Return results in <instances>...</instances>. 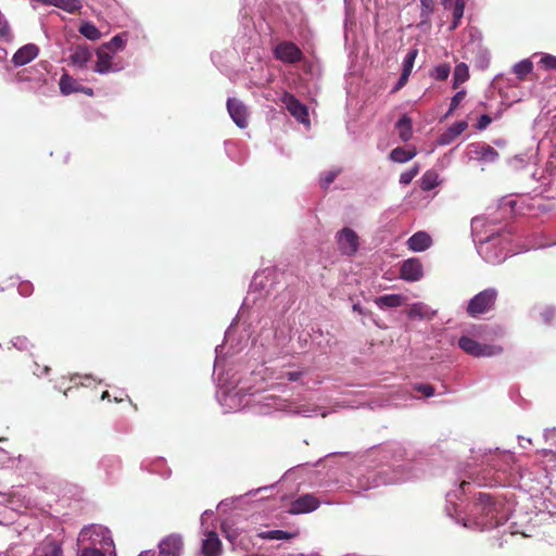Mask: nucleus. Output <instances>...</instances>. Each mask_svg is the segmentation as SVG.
I'll return each mask as SVG.
<instances>
[{
    "label": "nucleus",
    "mask_w": 556,
    "mask_h": 556,
    "mask_svg": "<svg viewBox=\"0 0 556 556\" xmlns=\"http://www.w3.org/2000/svg\"><path fill=\"white\" fill-rule=\"evenodd\" d=\"M533 70V64L528 59L516 63L513 67V73L517 76L518 80H525L526 76Z\"/></svg>",
    "instance_id": "obj_26"
},
{
    "label": "nucleus",
    "mask_w": 556,
    "mask_h": 556,
    "mask_svg": "<svg viewBox=\"0 0 556 556\" xmlns=\"http://www.w3.org/2000/svg\"><path fill=\"white\" fill-rule=\"evenodd\" d=\"M416 175H417V167H414V168L400 175V182L404 184V185H408L412 181V179L415 178Z\"/></svg>",
    "instance_id": "obj_40"
},
{
    "label": "nucleus",
    "mask_w": 556,
    "mask_h": 556,
    "mask_svg": "<svg viewBox=\"0 0 556 556\" xmlns=\"http://www.w3.org/2000/svg\"><path fill=\"white\" fill-rule=\"evenodd\" d=\"M405 296L400 293H389L376 299V304L380 308H395L403 305Z\"/></svg>",
    "instance_id": "obj_19"
},
{
    "label": "nucleus",
    "mask_w": 556,
    "mask_h": 556,
    "mask_svg": "<svg viewBox=\"0 0 556 556\" xmlns=\"http://www.w3.org/2000/svg\"><path fill=\"white\" fill-rule=\"evenodd\" d=\"M33 556H63V551L60 543L47 539L37 545L35 551H33Z\"/></svg>",
    "instance_id": "obj_14"
},
{
    "label": "nucleus",
    "mask_w": 556,
    "mask_h": 556,
    "mask_svg": "<svg viewBox=\"0 0 556 556\" xmlns=\"http://www.w3.org/2000/svg\"><path fill=\"white\" fill-rule=\"evenodd\" d=\"M60 92L64 96H68L74 92L83 91V87L74 79L70 74L65 73L60 77L59 80Z\"/></svg>",
    "instance_id": "obj_20"
},
{
    "label": "nucleus",
    "mask_w": 556,
    "mask_h": 556,
    "mask_svg": "<svg viewBox=\"0 0 556 556\" xmlns=\"http://www.w3.org/2000/svg\"><path fill=\"white\" fill-rule=\"evenodd\" d=\"M472 513L480 516L476 525L480 529H491L498 526L500 521L496 519V508L494 498L489 494H479L478 502L472 507Z\"/></svg>",
    "instance_id": "obj_1"
},
{
    "label": "nucleus",
    "mask_w": 556,
    "mask_h": 556,
    "mask_svg": "<svg viewBox=\"0 0 556 556\" xmlns=\"http://www.w3.org/2000/svg\"><path fill=\"white\" fill-rule=\"evenodd\" d=\"M352 308H354V312L362 313V309L359 308L358 304H354V306H352Z\"/></svg>",
    "instance_id": "obj_48"
},
{
    "label": "nucleus",
    "mask_w": 556,
    "mask_h": 556,
    "mask_svg": "<svg viewBox=\"0 0 556 556\" xmlns=\"http://www.w3.org/2000/svg\"><path fill=\"white\" fill-rule=\"evenodd\" d=\"M434 11V0H421V18L422 22L428 21Z\"/></svg>",
    "instance_id": "obj_36"
},
{
    "label": "nucleus",
    "mask_w": 556,
    "mask_h": 556,
    "mask_svg": "<svg viewBox=\"0 0 556 556\" xmlns=\"http://www.w3.org/2000/svg\"><path fill=\"white\" fill-rule=\"evenodd\" d=\"M491 117L489 115H482L479 117V121H478V129L482 130V129H485L489 125H491Z\"/></svg>",
    "instance_id": "obj_42"
},
{
    "label": "nucleus",
    "mask_w": 556,
    "mask_h": 556,
    "mask_svg": "<svg viewBox=\"0 0 556 556\" xmlns=\"http://www.w3.org/2000/svg\"><path fill=\"white\" fill-rule=\"evenodd\" d=\"M407 316L410 319H424L425 317V309L424 305L421 303H414L412 304L410 308L407 311Z\"/></svg>",
    "instance_id": "obj_34"
},
{
    "label": "nucleus",
    "mask_w": 556,
    "mask_h": 556,
    "mask_svg": "<svg viewBox=\"0 0 556 556\" xmlns=\"http://www.w3.org/2000/svg\"><path fill=\"white\" fill-rule=\"evenodd\" d=\"M540 63L547 70H556V56L554 55L545 54L543 58H541Z\"/></svg>",
    "instance_id": "obj_39"
},
{
    "label": "nucleus",
    "mask_w": 556,
    "mask_h": 556,
    "mask_svg": "<svg viewBox=\"0 0 556 556\" xmlns=\"http://www.w3.org/2000/svg\"><path fill=\"white\" fill-rule=\"evenodd\" d=\"M123 47H124L123 37H121L119 35H116V36L112 37L111 41L104 43L103 46H101L98 49H104V51H106L111 54H114L115 52L122 50Z\"/></svg>",
    "instance_id": "obj_28"
},
{
    "label": "nucleus",
    "mask_w": 556,
    "mask_h": 556,
    "mask_svg": "<svg viewBox=\"0 0 556 556\" xmlns=\"http://www.w3.org/2000/svg\"><path fill=\"white\" fill-rule=\"evenodd\" d=\"M261 538L266 539V540L281 541V540H291L294 538V534L282 531V530H270V531L261 533Z\"/></svg>",
    "instance_id": "obj_29"
},
{
    "label": "nucleus",
    "mask_w": 556,
    "mask_h": 556,
    "mask_svg": "<svg viewBox=\"0 0 556 556\" xmlns=\"http://www.w3.org/2000/svg\"><path fill=\"white\" fill-rule=\"evenodd\" d=\"M113 401H115V403H119V402H122L123 400H122V399H118V397H115V399H113Z\"/></svg>",
    "instance_id": "obj_50"
},
{
    "label": "nucleus",
    "mask_w": 556,
    "mask_h": 556,
    "mask_svg": "<svg viewBox=\"0 0 556 556\" xmlns=\"http://www.w3.org/2000/svg\"><path fill=\"white\" fill-rule=\"evenodd\" d=\"M54 7L67 13L74 14L81 9V2H79V0H62L54 4Z\"/></svg>",
    "instance_id": "obj_30"
},
{
    "label": "nucleus",
    "mask_w": 556,
    "mask_h": 556,
    "mask_svg": "<svg viewBox=\"0 0 556 556\" xmlns=\"http://www.w3.org/2000/svg\"><path fill=\"white\" fill-rule=\"evenodd\" d=\"M78 33L88 40H98L101 37V31L98 30L97 26L89 22L83 23L80 28H78Z\"/></svg>",
    "instance_id": "obj_27"
},
{
    "label": "nucleus",
    "mask_w": 556,
    "mask_h": 556,
    "mask_svg": "<svg viewBox=\"0 0 556 556\" xmlns=\"http://www.w3.org/2000/svg\"><path fill=\"white\" fill-rule=\"evenodd\" d=\"M396 129L402 141L407 142L412 138V121L407 115L400 117L396 122Z\"/></svg>",
    "instance_id": "obj_23"
},
{
    "label": "nucleus",
    "mask_w": 556,
    "mask_h": 556,
    "mask_svg": "<svg viewBox=\"0 0 556 556\" xmlns=\"http://www.w3.org/2000/svg\"><path fill=\"white\" fill-rule=\"evenodd\" d=\"M274 55L275 59L286 64H296L303 59L301 48L292 41H282L277 43L274 49Z\"/></svg>",
    "instance_id": "obj_5"
},
{
    "label": "nucleus",
    "mask_w": 556,
    "mask_h": 556,
    "mask_svg": "<svg viewBox=\"0 0 556 556\" xmlns=\"http://www.w3.org/2000/svg\"><path fill=\"white\" fill-rule=\"evenodd\" d=\"M228 113L232 122L236 123L237 127L244 129L247 127V108L238 99L229 98L226 102Z\"/></svg>",
    "instance_id": "obj_11"
},
{
    "label": "nucleus",
    "mask_w": 556,
    "mask_h": 556,
    "mask_svg": "<svg viewBox=\"0 0 556 556\" xmlns=\"http://www.w3.org/2000/svg\"><path fill=\"white\" fill-rule=\"evenodd\" d=\"M282 104L286 105L290 115L302 124H307V110L304 103L300 102L292 93L286 92L281 97Z\"/></svg>",
    "instance_id": "obj_7"
},
{
    "label": "nucleus",
    "mask_w": 556,
    "mask_h": 556,
    "mask_svg": "<svg viewBox=\"0 0 556 556\" xmlns=\"http://www.w3.org/2000/svg\"><path fill=\"white\" fill-rule=\"evenodd\" d=\"M93 71L100 74H109L111 72H118L119 66L112 63V53L104 49H98L96 68Z\"/></svg>",
    "instance_id": "obj_12"
},
{
    "label": "nucleus",
    "mask_w": 556,
    "mask_h": 556,
    "mask_svg": "<svg viewBox=\"0 0 556 556\" xmlns=\"http://www.w3.org/2000/svg\"><path fill=\"white\" fill-rule=\"evenodd\" d=\"M222 551V542L215 532H207L203 540L202 552L205 556H218Z\"/></svg>",
    "instance_id": "obj_17"
},
{
    "label": "nucleus",
    "mask_w": 556,
    "mask_h": 556,
    "mask_svg": "<svg viewBox=\"0 0 556 556\" xmlns=\"http://www.w3.org/2000/svg\"><path fill=\"white\" fill-rule=\"evenodd\" d=\"M438 186V175L434 172H426L421 179V189L424 191H431Z\"/></svg>",
    "instance_id": "obj_31"
},
{
    "label": "nucleus",
    "mask_w": 556,
    "mask_h": 556,
    "mask_svg": "<svg viewBox=\"0 0 556 556\" xmlns=\"http://www.w3.org/2000/svg\"><path fill=\"white\" fill-rule=\"evenodd\" d=\"M457 345L464 352L475 356V357H493L495 355H500L503 352V349L498 345H488L482 344L471 337H460L459 341H457Z\"/></svg>",
    "instance_id": "obj_4"
},
{
    "label": "nucleus",
    "mask_w": 556,
    "mask_h": 556,
    "mask_svg": "<svg viewBox=\"0 0 556 556\" xmlns=\"http://www.w3.org/2000/svg\"><path fill=\"white\" fill-rule=\"evenodd\" d=\"M415 391L421 393L426 397L434 395V387L429 383H418L415 386Z\"/></svg>",
    "instance_id": "obj_38"
},
{
    "label": "nucleus",
    "mask_w": 556,
    "mask_h": 556,
    "mask_svg": "<svg viewBox=\"0 0 556 556\" xmlns=\"http://www.w3.org/2000/svg\"><path fill=\"white\" fill-rule=\"evenodd\" d=\"M445 9L452 10L453 22L450 29L454 30L458 27L465 11V0H442Z\"/></svg>",
    "instance_id": "obj_15"
},
{
    "label": "nucleus",
    "mask_w": 556,
    "mask_h": 556,
    "mask_svg": "<svg viewBox=\"0 0 556 556\" xmlns=\"http://www.w3.org/2000/svg\"><path fill=\"white\" fill-rule=\"evenodd\" d=\"M408 76L409 74L401 73L399 83H396L395 87L392 88V92L400 91L407 84Z\"/></svg>",
    "instance_id": "obj_41"
},
{
    "label": "nucleus",
    "mask_w": 556,
    "mask_h": 556,
    "mask_svg": "<svg viewBox=\"0 0 556 556\" xmlns=\"http://www.w3.org/2000/svg\"><path fill=\"white\" fill-rule=\"evenodd\" d=\"M319 505L320 502L313 494H304L291 502L289 511L292 515L308 514L316 510Z\"/></svg>",
    "instance_id": "obj_9"
},
{
    "label": "nucleus",
    "mask_w": 556,
    "mask_h": 556,
    "mask_svg": "<svg viewBox=\"0 0 556 556\" xmlns=\"http://www.w3.org/2000/svg\"><path fill=\"white\" fill-rule=\"evenodd\" d=\"M101 400L110 401V393H109V391H103V393H101Z\"/></svg>",
    "instance_id": "obj_46"
},
{
    "label": "nucleus",
    "mask_w": 556,
    "mask_h": 556,
    "mask_svg": "<svg viewBox=\"0 0 556 556\" xmlns=\"http://www.w3.org/2000/svg\"><path fill=\"white\" fill-rule=\"evenodd\" d=\"M302 372L300 371H290L286 372V379L289 381H296L301 379Z\"/></svg>",
    "instance_id": "obj_44"
},
{
    "label": "nucleus",
    "mask_w": 556,
    "mask_h": 556,
    "mask_svg": "<svg viewBox=\"0 0 556 556\" xmlns=\"http://www.w3.org/2000/svg\"><path fill=\"white\" fill-rule=\"evenodd\" d=\"M502 457L505 459H514V457L510 454H504L502 455Z\"/></svg>",
    "instance_id": "obj_49"
},
{
    "label": "nucleus",
    "mask_w": 556,
    "mask_h": 556,
    "mask_svg": "<svg viewBox=\"0 0 556 556\" xmlns=\"http://www.w3.org/2000/svg\"><path fill=\"white\" fill-rule=\"evenodd\" d=\"M472 153L476 157L484 162H495L498 159V152L486 143H476L472 146Z\"/></svg>",
    "instance_id": "obj_18"
},
{
    "label": "nucleus",
    "mask_w": 556,
    "mask_h": 556,
    "mask_svg": "<svg viewBox=\"0 0 556 556\" xmlns=\"http://www.w3.org/2000/svg\"><path fill=\"white\" fill-rule=\"evenodd\" d=\"M468 128V124L465 121H459L452 126H450L448 129H446L445 134L441 136V143L447 144L451 141H453L455 138L460 136L465 129Z\"/></svg>",
    "instance_id": "obj_22"
},
{
    "label": "nucleus",
    "mask_w": 556,
    "mask_h": 556,
    "mask_svg": "<svg viewBox=\"0 0 556 556\" xmlns=\"http://www.w3.org/2000/svg\"><path fill=\"white\" fill-rule=\"evenodd\" d=\"M465 96H466L465 90H460V91L454 93V96L452 98V102H450L448 112H446L445 116H450L451 114H453V112L458 108L460 102L465 99Z\"/></svg>",
    "instance_id": "obj_35"
},
{
    "label": "nucleus",
    "mask_w": 556,
    "mask_h": 556,
    "mask_svg": "<svg viewBox=\"0 0 556 556\" xmlns=\"http://www.w3.org/2000/svg\"><path fill=\"white\" fill-rule=\"evenodd\" d=\"M181 548H184V542L179 535H167L159 543L157 556H180Z\"/></svg>",
    "instance_id": "obj_10"
},
{
    "label": "nucleus",
    "mask_w": 556,
    "mask_h": 556,
    "mask_svg": "<svg viewBox=\"0 0 556 556\" xmlns=\"http://www.w3.org/2000/svg\"><path fill=\"white\" fill-rule=\"evenodd\" d=\"M415 155L416 150H405L403 148H396L391 151V154H389V159H391L392 162L404 163L414 159Z\"/></svg>",
    "instance_id": "obj_25"
},
{
    "label": "nucleus",
    "mask_w": 556,
    "mask_h": 556,
    "mask_svg": "<svg viewBox=\"0 0 556 556\" xmlns=\"http://www.w3.org/2000/svg\"><path fill=\"white\" fill-rule=\"evenodd\" d=\"M465 484H466V482L464 481L463 483H460V486H463V488H464V486H465Z\"/></svg>",
    "instance_id": "obj_51"
},
{
    "label": "nucleus",
    "mask_w": 556,
    "mask_h": 556,
    "mask_svg": "<svg viewBox=\"0 0 556 556\" xmlns=\"http://www.w3.org/2000/svg\"><path fill=\"white\" fill-rule=\"evenodd\" d=\"M496 298H498V292L493 288L486 289L476 294L468 302V316L476 318L479 317L480 315L494 311Z\"/></svg>",
    "instance_id": "obj_3"
},
{
    "label": "nucleus",
    "mask_w": 556,
    "mask_h": 556,
    "mask_svg": "<svg viewBox=\"0 0 556 556\" xmlns=\"http://www.w3.org/2000/svg\"><path fill=\"white\" fill-rule=\"evenodd\" d=\"M433 78L438 81H443L450 76V65L448 64H439L433 70Z\"/></svg>",
    "instance_id": "obj_32"
},
{
    "label": "nucleus",
    "mask_w": 556,
    "mask_h": 556,
    "mask_svg": "<svg viewBox=\"0 0 556 556\" xmlns=\"http://www.w3.org/2000/svg\"><path fill=\"white\" fill-rule=\"evenodd\" d=\"M60 1H62V0H36L35 2L36 3H43V4L54 5L58 2H60Z\"/></svg>",
    "instance_id": "obj_45"
},
{
    "label": "nucleus",
    "mask_w": 556,
    "mask_h": 556,
    "mask_svg": "<svg viewBox=\"0 0 556 556\" xmlns=\"http://www.w3.org/2000/svg\"><path fill=\"white\" fill-rule=\"evenodd\" d=\"M38 54V48L36 45L28 43L20 50L16 51V53L13 54L12 62L16 66H22L28 64L30 61L37 58Z\"/></svg>",
    "instance_id": "obj_13"
},
{
    "label": "nucleus",
    "mask_w": 556,
    "mask_h": 556,
    "mask_svg": "<svg viewBox=\"0 0 556 556\" xmlns=\"http://www.w3.org/2000/svg\"><path fill=\"white\" fill-rule=\"evenodd\" d=\"M81 92L92 94V89L91 88H83Z\"/></svg>",
    "instance_id": "obj_47"
},
{
    "label": "nucleus",
    "mask_w": 556,
    "mask_h": 556,
    "mask_svg": "<svg viewBox=\"0 0 556 556\" xmlns=\"http://www.w3.org/2000/svg\"><path fill=\"white\" fill-rule=\"evenodd\" d=\"M431 245V237L426 231H418L414 235H412L410 238L407 240V247L408 249L421 252L430 248Z\"/></svg>",
    "instance_id": "obj_16"
},
{
    "label": "nucleus",
    "mask_w": 556,
    "mask_h": 556,
    "mask_svg": "<svg viewBox=\"0 0 556 556\" xmlns=\"http://www.w3.org/2000/svg\"><path fill=\"white\" fill-rule=\"evenodd\" d=\"M469 78L468 66L465 63H460L454 66L453 72V89H456L460 84L467 81Z\"/></svg>",
    "instance_id": "obj_24"
},
{
    "label": "nucleus",
    "mask_w": 556,
    "mask_h": 556,
    "mask_svg": "<svg viewBox=\"0 0 556 556\" xmlns=\"http://www.w3.org/2000/svg\"><path fill=\"white\" fill-rule=\"evenodd\" d=\"M416 55H417L416 49H412L410 51H408L406 58H404L403 72H401V73L412 74V68H413V64L415 63Z\"/></svg>",
    "instance_id": "obj_33"
},
{
    "label": "nucleus",
    "mask_w": 556,
    "mask_h": 556,
    "mask_svg": "<svg viewBox=\"0 0 556 556\" xmlns=\"http://www.w3.org/2000/svg\"><path fill=\"white\" fill-rule=\"evenodd\" d=\"M301 556H305V555H301ZM306 556H316V555H306Z\"/></svg>",
    "instance_id": "obj_52"
},
{
    "label": "nucleus",
    "mask_w": 556,
    "mask_h": 556,
    "mask_svg": "<svg viewBox=\"0 0 556 556\" xmlns=\"http://www.w3.org/2000/svg\"><path fill=\"white\" fill-rule=\"evenodd\" d=\"M337 176H338V170H330V172L324 174V176H321V178H320L321 189L327 190L328 187L332 184V181L336 180Z\"/></svg>",
    "instance_id": "obj_37"
},
{
    "label": "nucleus",
    "mask_w": 556,
    "mask_h": 556,
    "mask_svg": "<svg viewBox=\"0 0 556 556\" xmlns=\"http://www.w3.org/2000/svg\"><path fill=\"white\" fill-rule=\"evenodd\" d=\"M422 264L418 258H407L401 264L400 278L405 281H418L422 279Z\"/></svg>",
    "instance_id": "obj_8"
},
{
    "label": "nucleus",
    "mask_w": 556,
    "mask_h": 556,
    "mask_svg": "<svg viewBox=\"0 0 556 556\" xmlns=\"http://www.w3.org/2000/svg\"><path fill=\"white\" fill-rule=\"evenodd\" d=\"M103 535L104 531L93 526L83 528L78 534V544L81 546L80 556H105L101 548L93 546L97 541L100 544H110V541Z\"/></svg>",
    "instance_id": "obj_2"
},
{
    "label": "nucleus",
    "mask_w": 556,
    "mask_h": 556,
    "mask_svg": "<svg viewBox=\"0 0 556 556\" xmlns=\"http://www.w3.org/2000/svg\"><path fill=\"white\" fill-rule=\"evenodd\" d=\"M0 38L4 39V40H10L11 39V28L10 26L5 23L3 25H0Z\"/></svg>",
    "instance_id": "obj_43"
},
{
    "label": "nucleus",
    "mask_w": 556,
    "mask_h": 556,
    "mask_svg": "<svg viewBox=\"0 0 556 556\" xmlns=\"http://www.w3.org/2000/svg\"><path fill=\"white\" fill-rule=\"evenodd\" d=\"M33 2H35L36 0H31Z\"/></svg>",
    "instance_id": "obj_53"
},
{
    "label": "nucleus",
    "mask_w": 556,
    "mask_h": 556,
    "mask_svg": "<svg viewBox=\"0 0 556 556\" xmlns=\"http://www.w3.org/2000/svg\"><path fill=\"white\" fill-rule=\"evenodd\" d=\"M337 247L342 254L352 256L358 250V236L351 228H343L336 236Z\"/></svg>",
    "instance_id": "obj_6"
},
{
    "label": "nucleus",
    "mask_w": 556,
    "mask_h": 556,
    "mask_svg": "<svg viewBox=\"0 0 556 556\" xmlns=\"http://www.w3.org/2000/svg\"><path fill=\"white\" fill-rule=\"evenodd\" d=\"M92 54L86 46H78L74 48L73 53L70 55V61L73 65H77L78 67H83L89 62Z\"/></svg>",
    "instance_id": "obj_21"
}]
</instances>
